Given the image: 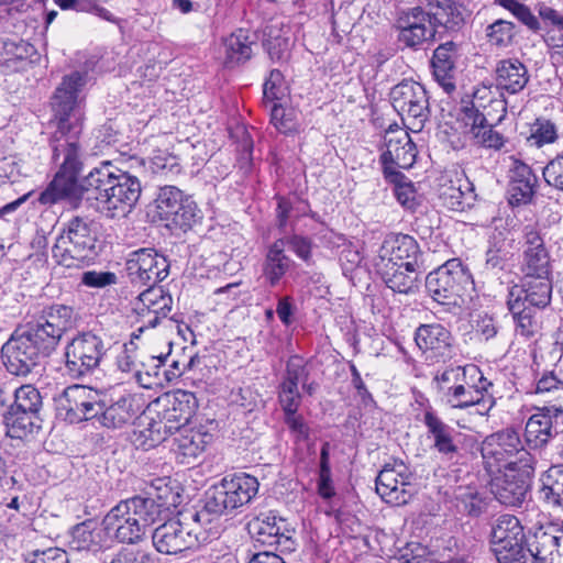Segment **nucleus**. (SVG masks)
Segmentation results:
<instances>
[{"label":"nucleus","mask_w":563,"mask_h":563,"mask_svg":"<svg viewBox=\"0 0 563 563\" xmlns=\"http://www.w3.org/2000/svg\"><path fill=\"white\" fill-rule=\"evenodd\" d=\"M529 81V73L517 58L501 59L495 68V84L498 90L510 95L520 92Z\"/></svg>","instance_id":"34"},{"label":"nucleus","mask_w":563,"mask_h":563,"mask_svg":"<svg viewBox=\"0 0 563 563\" xmlns=\"http://www.w3.org/2000/svg\"><path fill=\"white\" fill-rule=\"evenodd\" d=\"M14 400L10 406H13L15 409L30 410V412L35 411L40 412L43 401L42 396L37 388L33 385H22L16 388L13 393Z\"/></svg>","instance_id":"54"},{"label":"nucleus","mask_w":563,"mask_h":563,"mask_svg":"<svg viewBox=\"0 0 563 563\" xmlns=\"http://www.w3.org/2000/svg\"><path fill=\"white\" fill-rule=\"evenodd\" d=\"M53 350L30 325L14 330L2 345L1 357L7 371L15 376H26Z\"/></svg>","instance_id":"6"},{"label":"nucleus","mask_w":563,"mask_h":563,"mask_svg":"<svg viewBox=\"0 0 563 563\" xmlns=\"http://www.w3.org/2000/svg\"><path fill=\"white\" fill-rule=\"evenodd\" d=\"M165 420L161 421H152L148 423L147 428L141 430L136 441L139 444L144 446L145 449H150L158 444L161 441L165 439L169 431H166L164 427Z\"/></svg>","instance_id":"57"},{"label":"nucleus","mask_w":563,"mask_h":563,"mask_svg":"<svg viewBox=\"0 0 563 563\" xmlns=\"http://www.w3.org/2000/svg\"><path fill=\"white\" fill-rule=\"evenodd\" d=\"M421 251L418 242L408 234L391 233L387 235L378 251L375 262L387 261L398 265H405L409 269L419 267Z\"/></svg>","instance_id":"22"},{"label":"nucleus","mask_w":563,"mask_h":563,"mask_svg":"<svg viewBox=\"0 0 563 563\" xmlns=\"http://www.w3.org/2000/svg\"><path fill=\"white\" fill-rule=\"evenodd\" d=\"M509 165V202L511 205H525L531 201L538 183L531 167L522 161L510 156Z\"/></svg>","instance_id":"28"},{"label":"nucleus","mask_w":563,"mask_h":563,"mask_svg":"<svg viewBox=\"0 0 563 563\" xmlns=\"http://www.w3.org/2000/svg\"><path fill=\"white\" fill-rule=\"evenodd\" d=\"M175 209V212L170 217H166L163 220L167 222L166 225L169 228L179 229L186 232L202 219L201 211L191 197L183 199Z\"/></svg>","instance_id":"48"},{"label":"nucleus","mask_w":563,"mask_h":563,"mask_svg":"<svg viewBox=\"0 0 563 563\" xmlns=\"http://www.w3.org/2000/svg\"><path fill=\"white\" fill-rule=\"evenodd\" d=\"M141 397L135 394H124L107 408L102 407L99 421L107 428H123L132 423L142 411Z\"/></svg>","instance_id":"29"},{"label":"nucleus","mask_w":563,"mask_h":563,"mask_svg":"<svg viewBox=\"0 0 563 563\" xmlns=\"http://www.w3.org/2000/svg\"><path fill=\"white\" fill-rule=\"evenodd\" d=\"M74 324L73 308L53 305L44 311L36 324L30 325L54 351L63 334Z\"/></svg>","instance_id":"23"},{"label":"nucleus","mask_w":563,"mask_h":563,"mask_svg":"<svg viewBox=\"0 0 563 563\" xmlns=\"http://www.w3.org/2000/svg\"><path fill=\"white\" fill-rule=\"evenodd\" d=\"M67 552L59 548H49L34 552V559L30 563H68Z\"/></svg>","instance_id":"64"},{"label":"nucleus","mask_w":563,"mask_h":563,"mask_svg":"<svg viewBox=\"0 0 563 563\" xmlns=\"http://www.w3.org/2000/svg\"><path fill=\"white\" fill-rule=\"evenodd\" d=\"M253 43L249 32L242 29L229 35L223 43L225 49V65L234 66L249 60L253 54Z\"/></svg>","instance_id":"44"},{"label":"nucleus","mask_w":563,"mask_h":563,"mask_svg":"<svg viewBox=\"0 0 563 563\" xmlns=\"http://www.w3.org/2000/svg\"><path fill=\"white\" fill-rule=\"evenodd\" d=\"M497 2L509 10L521 23L529 30L537 32L541 29L538 18L532 13L530 8L518 0H497Z\"/></svg>","instance_id":"55"},{"label":"nucleus","mask_w":563,"mask_h":563,"mask_svg":"<svg viewBox=\"0 0 563 563\" xmlns=\"http://www.w3.org/2000/svg\"><path fill=\"white\" fill-rule=\"evenodd\" d=\"M384 140L386 148L380 156L384 174L391 183H396L398 178L402 177V174L395 167L410 168L416 162L417 148L409 133L404 129L386 131Z\"/></svg>","instance_id":"14"},{"label":"nucleus","mask_w":563,"mask_h":563,"mask_svg":"<svg viewBox=\"0 0 563 563\" xmlns=\"http://www.w3.org/2000/svg\"><path fill=\"white\" fill-rule=\"evenodd\" d=\"M206 533L191 527L185 520L170 519L158 526L152 533L155 549L166 555H176L188 550H195L206 542Z\"/></svg>","instance_id":"11"},{"label":"nucleus","mask_w":563,"mask_h":563,"mask_svg":"<svg viewBox=\"0 0 563 563\" xmlns=\"http://www.w3.org/2000/svg\"><path fill=\"white\" fill-rule=\"evenodd\" d=\"M159 515L152 498L135 496L120 501L103 518L106 533L122 543H137Z\"/></svg>","instance_id":"3"},{"label":"nucleus","mask_w":563,"mask_h":563,"mask_svg":"<svg viewBox=\"0 0 563 563\" xmlns=\"http://www.w3.org/2000/svg\"><path fill=\"white\" fill-rule=\"evenodd\" d=\"M534 563H563V528L554 532L539 528L528 542Z\"/></svg>","instance_id":"27"},{"label":"nucleus","mask_w":563,"mask_h":563,"mask_svg":"<svg viewBox=\"0 0 563 563\" xmlns=\"http://www.w3.org/2000/svg\"><path fill=\"white\" fill-rule=\"evenodd\" d=\"M258 486L256 477L240 473L222 478L221 483L213 487L208 495L214 499V505L220 506L224 512L233 511L251 503L258 492Z\"/></svg>","instance_id":"16"},{"label":"nucleus","mask_w":563,"mask_h":563,"mask_svg":"<svg viewBox=\"0 0 563 563\" xmlns=\"http://www.w3.org/2000/svg\"><path fill=\"white\" fill-rule=\"evenodd\" d=\"M508 262V252L497 241L490 243L485 254V268L498 273L505 269Z\"/></svg>","instance_id":"58"},{"label":"nucleus","mask_w":563,"mask_h":563,"mask_svg":"<svg viewBox=\"0 0 563 563\" xmlns=\"http://www.w3.org/2000/svg\"><path fill=\"white\" fill-rule=\"evenodd\" d=\"M558 140L556 125L545 118H538L530 126L528 142L536 147L552 144Z\"/></svg>","instance_id":"52"},{"label":"nucleus","mask_w":563,"mask_h":563,"mask_svg":"<svg viewBox=\"0 0 563 563\" xmlns=\"http://www.w3.org/2000/svg\"><path fill=\"white\" fill-rule=\"evenodd\" d=\"M107 347L102 339L91 332L74 338L65 349L66 369L70 377L80 378L96 369Z\"/></svg>","instance_id":"12"},{"label":"nucleus","mask_w":563,"mask_h":563,"mask_svg":"<svg viewBox=\"0 0 563 563\" xmlns=\"http://www.w3.org/2000/svg\"><path fill=\"white\" fill-rule=\"evenodd\" d=\"M492 384L481 373L476 378H465L445 397L452 408L466 409L478 402V395L487 391Z\"/></svg>","instance_id":"38"},{"label":"nucleus","mask_w":563,"mask_h":563,"mask_svg":"<svg viewBox=\"0 0 563 563\" xmlns=\"http://www.w3.org/2000/svg\"><path fill=\"white\" fill-rule=\"evenodd\" d=\"M285 246L289 249L302 261L308 262L311 257L312 243L310 239L294 234L289 238L284 239Z\"/></svg>","instance_id":"63"},{"label":"nucleus","mask_w":563,"mask_h":563,"mask_svg":"<svg viewBox=\"0 0 563 563\" xmlns=\"http://www.w3.org/2000/svg\"><path fill=\"white\" fill-rule=\"evenodd\" d=\"M125 269L135 285L154 286L169 274V262L154 249H140L130 253Z\"/></svg>","instance_id":"17"},{"label":"nucleus","mask_w":563,"mask_h":563,"mask_svg":"<svg viewBox=\"0 0 563 563\" xmlns=\"http://www.w3.org/2000/svg\"><path fill=\"white\" fill-rule=\"evenodd\" d=\"M423 423L428 429L429 438L433 440V449L448 460L456 459L460 448L455 441V435L459 433L454 428L446 424L432 410L424 412Z\"/></svg>","instance_id":"30"},{"label":"nucleus","mask_w":563,"mask_h":563,"mask_svg":"<svg viewBox=\"0 0 563 563\" xmlns=\"http://www.w3.org/2000/svg\"><path fill=\"white\" fill-rule=\"evenodd\" d=\"M97 230L92 220L73 217L57 235L53 258L65 267H79L96 254Z\"/></svg>","instance_id":"5"},{"label":"nucleus","mask_w":563,"mask_h":563,"mask_svg":"<svg viewBox=\"0 0 563 563\" xmlns=\"http://www.w3.org/2000/svg\"><path fill=\"white\" fill-rule=\"evenodd\" d=\"M467 117L473 119L471 133L477 144L499 150L504 145V137L487 123L485 115L475 109H467Z\"/></svg>","instance_id":"45"},{"label":"nucleus","mask_w":563,"mask_h":563,"mask_svg":"<svg viewBox=\"0 0 563 563\" xmlns=\"http://www.w3.org/2000/svg\"><path fill=\"white\" fill-rule=\"evenodd\" d=\"M173 298L161 286H148L142 291L135 303L141 325L137 329L142 333L145 328H155L159 321L166 318L172 311Z\"/></svg>","instance_id":"21"},{"label":"nucleus","mask_w":563,"mask_h":563,"mask_svg":"<svg viewBox=\"0 0 563 563\" xmlns=\"http://www.w3.org/2000/svg\"><path fill=\"white\" fill-rule=\"evenodd\" d=\"M163 413L166 431L174 432L188 424L198 408V401L194 393L177 389L167 395Z\"/></svg>","instance_id":"24"},{"label":"nucleus","mask_w":563,"mask_h":563,"mask_svg":"<svg viewBox=\"0 0 563 563\" xmlns=\"http://www.w3.org/2000/svg\"><path fill=\"white\" fill-rule=\"evenodd\" d=\"M279 402L285 413H296L300 405L298 385L292 382H283L279 390Z\"/></svg>","instance_id":"60"},{"label":"nucleus","mask_w":563,"mask_h":563,"mask_svg":"<svg viewBox=\"0 0 563 563\" xmlns=\"http://www.w3.org/2000/svg\"><path fill=\"white\" fill-rule=\"evenodd\" d=\"M86 184L92 187L99 208L108 218L128 216L142 192L136 176L117 168L108 161L89 172Z\"/></svg>","instance_id":"1"},{"label":"nucleus","mask_w":563,"mask_h":563,"mask_svg":"<svg viewBox=\"0 0 563 563\" xmlns=\"http://www.w3.org/2000/svg\"><path fill=\"white\" fill-rule=\"evenodd\" d=\"M271 121L279 132L285 134L295 131L297 128L294 112L278 103H274L271 109Z\"/></svg>","instance_id":"59"},{"label":"nucleus","mask_w":563,"mask_h":563,"mask_svg":"<svg viewBox=\"0 0 563 563\" xmlns=\"http://www.w3.org/2000/svg\"><path fill=\"white\" fill-rule=\"evenodd\" d=\"M522 276H552L551 255L541 233L533 227L523 230Z\"/></svg>","instance_id":"20"},{"label":"nucleus","mask_w":563,"mask_h":563,"mask_svg":"<svg viewBox=\"0 0 563 563\" xmlns=\"http://www.w3.org/2000/svg\"><path fill=\"white\" fill-rule=\"evenodd\" d=\"M394 29L397 41L406 48L419 49L435 35L434 25L427 11L421 7L401 10L397 13Z\"/></svg>","instance_id":"15"},{"label":"nucleus","mask_w":563,"mask_h":563,"mask_svg":"<svg viewBox=\"0 0 563 563\" xmlns=\"http://www.w3.org/2000/svg\"><path fill=\"white\" fill-rule=\"evenodd\" d=\"M440 198L449 209L465 211L474 206L477 195L474 184L464 174H460L442 186Z\"/></svg>","instance_id":"33"},{"label":"nucleus","mask_w":563,"mask_h":563,"mask_svg":"<svg viewBox=\"0 0 563 563\" xmlns=\"http://www.w3.org/2000/svg\"><path fill=\"white\" fill-rule=\"evenodd\" d=\"M395 111L409 128L419 132L429 117V98L424 87L413 80H402L390 90Z\"/></svg>","instance_id":"9"},{"label":"nucleus","mask_w":563,"mask_h":563,"mask_svg":"<svg viewBox=\"0 0 563 563\" xmlns=\"http://www.w3.org/2000/svg\"><path fill=\"white\" fill-rule=\"evenodd\" d=\"M481 453L489 474L500 473L501 468H531L534 465L533 456L523 448L519 433L512 428L487 435L482 442Z\"/></svg>","instance_id":"7"},{"label":"nucleus","mask_w":563,"mask_h":563,"mask_svg":"<svg viewBox=\"0 0 563 563\" xmlns=\"http://www.w3.org/2000/svg\"><path fill=\"white\" fill-rule=\"evenodd\" d=\"M536 395L544 401H558L563 399V380L554 373H544L537 382Z\"/></svg>","instance_id":"53"},{"label":"nucleus","mask_w":563,"mask_h":563,"mask_svg":"<svg viewBox=\"0 0 563 563\" xmlns=\"http://www.w3.org/2000/svg\"><path fill=\"white\" fill-rule=\"evenodd\" d=\"M53 158L63 156L62 165L53 180L38 196V202L52 206L64 199H78L84 192L92 191L87 186V176L79 180L82 164L79 159L80 144L77 140L51 141Z\"/></svg>","instance_id":"2"},{"label":"nucleus","mask_w":563,"mask_h":563,"mask_svg":"<svg viewBox=\"0 0 563 563\" xmlns=\"http://www.w3.org/2000/svg\"><path fill=\"white\" fill-rule=\"evenodd\" d=\"M413 474L404 461L395 459L386 463L376 477V493L394 506L407 504L412 494Z\"/></svg>","instance_id":"13"},{"label":"nucleus","mask_w":563,"mask_h":563,"mask_svg":"<svg viewBox=\"0 0 563 563\" xmlns=\"http://www.w3.org/2000/svg\"><path fill=\"white\" fill-rule=\"evenodd\" d=\"M451 333L442 324H421L415 334V341L426 360L439 361L450 355Z\"/></svg>","instance_id":"26"},{"label":"nucleus","mask_w":563,"mask_h":563,"mask_svg":"<svg viewBox=\"0 0 563 563\" xmlns=\"http://www.w3.org/2000/svg\"><path fill=\"white\" fill-rule=\"evenodd\" d=\"M81 283L91 288H104L117 283V275L112 272L88 271L82 273Z\"/></svg>","instance_id":"62"},{"label":"nucleus","mask_w":563,"mask_h":563,"mask_svg":"<svg viewBox=\"0 0 563 563\" xmlns=\"http://www.w3.org/2000/svg\"><path fill=\"white\" fill-rule=\"evenodd\" d=\"M456 57L457 45L452 41L439 45L433 53L432 67L434 76L446 90L454 88V85L449 80L452 78Z\"/></svg>","instance_id":"41"},{"label":"nucleus","mask_w":563,"mask_h":563,"mask_svg":"<svg viewBox=\"0 0 563 563\" xmlns=\"http://www.w3.org/2000/svg\"><path fill=\"white\" fill-rule=\"evenodd\" d=\"M291 260L285 254V240H276L269 247L263 263V275L269 286H276L290 268Z\"/></svg>","instance_id":"40"},{"label":"nucleus","mask_w":563,"mask_h":563,"mask_svg":"<svg viewBox=\"0 0 563 563\" xmlns=\"http://www.w3.org/2000/svg\"><path fill=\"white\" fill-rule=\"evenodd\" d=\"M516 36V26L506 20H496L486 27L488 43L498 48H505L512 44Z\"/></svg>","instance_id":"51"},{"label":"nucleus","mask_w":563,"mask_h":563,"mask_svg":"<svg viewBox=\"0 0 563 563\" xmlns=\"http://www.w3.org/2000/svg\"><path fill=\"white\" fill-rule=\"evenodd\" d=\"M3 421L8 434L14 439H22L27 434L37 432L42 428L40 412L24 411L22 409H15L13 406H9L3 412Z\"/></svg>","instance_id":"39"},{"label":"nucleus","mask_w":563,"mask_h":563,"mask_svg":"<svg viewBox=\"0 0 563 563\" xmlns=\"http://www.w3.org/2000/svg\"><path fill=\"white\" fill-rule=\"evenodd\" d=\"M224 514L220 506L214 505V499L207 494L205 506L191 514L188 523L202 530L206 534V542L211 536L219 533V517Z\"/></svg>","instance_id":"46"},{"label":"nucleus","mask_w":563,"mask_h":563,"mask_svg":"<svg viewBox=\"0 0 563 563\" xmlns=\"http://www.w3.org/2000/svg\"><path fill=\"white\" fill-rule=\"evenodd\" d=\"M289 27L272 23L264 30V47L273 60H284L290 51Z\"/></svg>","instance_id":"43"},{"label":"nucleus","mask_w":563,"mask_h":563,"mask_svg":"<svg viewBox=\"0 0 563 563\" xmlns=\"http://www.w3.org/2000/svg\"><path fill=\"white\" fill-rule=\"evenodd\" d=\"M189 196L185 195L183 190L175 186L159 187L156 198L154 200L156 214L161 220L170 217L176 210L175 208L183 199H188Z\"/></svg>","instance_id":"50"},{"label":"nucleus","mask_w":563,"mask_h":563,"mask_svg":"<svg viewBox=\"0 0 563 563\" xmlns=\"http://www.w3.org/2000/svg\"><path fill=\"white\" fill-rule=\"evenodd\" d=\"M552 276H522L521 285L509 289L508 298L518 295V301L531 308H545L552 298Z\"/></svg>","instance_id":"25"},{"label":"nucleus","mask_w":563,"mask_h":563,"mask_svg":"<svg viewBox=\"0 0 563 563\" xmlns=\"http://www.w3.org/2000/svg\"><path fill=\"white\" fill-rule=\"evenodd\" d=\"M473 332L482 342H489L497 338L499 324L497 320L488 313H478L473 320Z\"/></svg>","instance_id":"56"},{"label":"nucleus","mask_w":563,"mask_h":563,"mask_svg":"<svg viewBox=\"0 0 563 563\" xmlns=\"http://www.w3.org/2000/svg\"><path fill=\"white\" fill-rule=\"evenodd\" d=\"M543 178L549 186L563 191V151L545 165Z\"/></svg>","instance_id":"61"},{"label":"nucleus","mask_w":563,"mask_h":563,"mask_svg":"<svg viewBox=\"0 0 563 563\" xmlns=\"http://www.w3.org/2000/svg\"><path fill=\"white\" fill-rule=\"evenodd\" d=\"M533 470L534 465L531 468L516 466L495 473L489 484L492 494L505 506H520L526 499Z\"/></svg>","instance_id":"19"},{"label":"nucleus","mask_w":563,"mask_h":563,"mask_svg":"<svg viewBox=\"0 0 563 563\" xmlns=\"http://www.w3.org/2000/svg\"><path fill=\"white\" fill-rule=\"evenodd\" d=\"M481 374L476 365L448 367L434 376L437 388L445 398L452 389L465 378H476Z\"/></svg>","instance_id":"49"},{"label":"nucleus","mask_w":563,"mask_h":563,"mask_svg":"<svg viewBox=\"0 0 563 563\" xmlns=\"http://www.w3.org/2000/svg\"><path fill=\"white\" fill-rule=\"evenodd\" d=\"M57 410L65 420L77 423L99 416L102 404L98 400V394L82 385H73L64 389L56 399Z\"/></svg>","instance_id":"18"},{"label":"nucleus","mask_w":563,"mask_h":563,"mask_svg":"<svg viewBox=\"0 0 563 563\" xmlns=\"http://www.w3.org/2000/svg\"><path fill=\"white\" fill-rule=\"evenodd\" d=\"M86 74L74 71L63 77L56 87L51 107L57 121V130L51 141L77 140L81 133L82 112L80 92L86 85Z\"/></svg>","instance_id":"4"},{"label":"nucleus","mask_w":563,"mask_h":563,"mask_svg":"<svg viewBox=\"0 0 563 563\" xmlns=\"http://www.w3.org/2000/svg\"><path fill=\"white\" fill-rule=\"evenodd\" d=\"M562 413V407L556 405L543 407L533 413L526 423L527 442L534 448L545 445L556 433L553 428V418H558Z\"/></svg>","instance_id":"32"},{"label":"nucleus","mask_w":563,"mask_h":563,"mask_svg":"<svg viewBox=\"0 0 563 563\" xmlns=\"http://www.w3.org/2000/svg\"><path fill=\"white\" fill-rule=\"evenodd\" d=\"M493 552L499 563H526L529 554L523 545V528L512 515H501L492 529Z\"/></svg>","instance_id":"10"},{"label":"nucleus","mask_w":563,"mask_h":563,"mask_svg":"<svg viewBox=\"0 0 563 563\" xmlns=\"http://www.w3.org/2000/svg\"><path fill=\"white\" fill-rule=\"evenodd\" d=\"M427 13L434 30L441 26L448 31H459L465 23V10L453 0H428Z\"/></svg>","instance_id":"35"},{"label":"nucleus","mask_w":563,"mask_h":563,"mask_svg":"<svg viewBox=\"0 0 563 563\" xmlns=\"http://www.w3.org/2000/svg\"><path fill=\"white\" fill-rule=\"evenodd\" d=\"M376 272L380 275L385 284L393 291L400 294L410 292L417 282L418 267L408 268L405 265L395 263L375 262Z\"/></svg>","instance_id":"37"},{"label":"nucleus","mask_w":563,"mask_h":563,"mask_svg":"<svg viewBox=\"0 0 563 563\" xmlns=\"http://www.w3.org/2000/svg\"><path fill=\"white\" fill-rule=\"evenodd\" d=\"M212 435L200 430H184L174 438L173 452L176 460L185 465L194 463L205 451Z\"/></svg>","instance_id":"36"},{"label":"nucleus","mask_w":563,"mask_h":563,"mask_svg":"<svg viewBox=\"0 0 563 563\" xmlns=\"http://www.w3.org/2000/svg\"><path fill=\"white\" fill-rule=\"evenodd\" d=\"M543 499L552 506L563 508V464L552 465L541 476Z\"/></svg>","instance_id":"47"},{"label":"nucleus","mask_w":563,"mask_h":563,"mask_svg":"<svg viewBox=\"0 0 563 563\" xmlns=\"http://www.w3.org/2000/svg\"><path fill=\"white\" fill-rule=\"evenodd\" d=\"M472 284L470 272L459 258H452L428 274L426 288L440 305H459L464 290Z\"/></svg>","instance_id":"8"},{"label":"nucleus","mask_w":563,"mask_h":563,"mask_svg":"<svg viewBox=\"0 0 563 563\" xmlns=\"http://www.w3.org/2000/svg\"><path fill=\"white\" fill-rule=\"evenodd\" d=\"M507 306L515 321L516 333L522 338L530 339L540 331V322L536 310L518 301V295L514 299H507Z\"/></svg>","instance_id":"42"},{"label":"nucleus","mask_w":563,"mask_h":563,"mask_svg":"<svg viewBox=\"0 0 563 563\" xmlns=\"http://www.w3.org/2000/svg\"><path fill=\"white\" fill-rule=\"evenodd\" d=\"M258 542L266 545H285L291 539V530L284 518L273 511L258 515L251 523Z\"/></svg>","instance_id":"31"}]
</instances>
